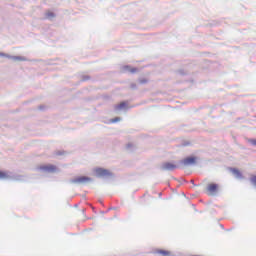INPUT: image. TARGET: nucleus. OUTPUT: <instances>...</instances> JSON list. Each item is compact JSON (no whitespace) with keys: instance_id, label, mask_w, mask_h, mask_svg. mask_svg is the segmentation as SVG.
I'll return each instance as SVG.
<instances>
[{"instance_id":"nucleus-1","label":"nucleus","mask_w":256,"mask_h":256,"mask_svg":"<svg viewBox=\"0 0 256 256\" xmlns=\"http://www.w3.org/2000/svg\"><path fill=\"white\" fill-rule=\"evenodd\" d=\"M95 177L98 179H113L115 174L108 169L98 167L94 170Z\"/></svg>"},{"instance_id":"nucleus-2","label":"nucleus","mask_w":256,"mask_h":256,"mask_svg":"<svg viewBox=\"0 0 256 256\" xmlns=\"http://www.w3.org/2000/svg\"><path fill=\"white\" fill-rule=\"evenodd\" d=\"M180 169L183 167H189V165H197V156H188L183 160L178 161Z\"/></svg>"},{"instance_id":"nucleus-3","label":"nucleus","mask_w":256,"mask_h":256,"mask_svg":"<svg viewBox=\"0 0 256 256\" xmlns=\"http://www.w3.org/2000/svg\"><path fill=\"white\" fill-rule=\"evenodd\" d=\"M160 171H175V169H181V165H179V162L177 164L173 162H163L159 166Z\"/></svg>"},{"instance_id":"nucleus-4","label":"nucleus","mask_w":256,"mask_h":256,"mask_svg":"<svg viewBox=\"0 0 256 256\" xmlns=\"http://www.w3.org/2000/svg\"><path fill=\"white\" fill-rule=\"evenodd\" d=\"M93 181V178L89 177V176H78L74 179L70 180V183H74L77 185H83L85 183H91Z\"/></svg>"},{"instance_id":"nucleus-5","label":"nucleus","mask_w":256,"mask_h":256,"mask_svg":"<svg viewBox=\"0 0 256 256\" xmlns=\"http://www.w3.org/2000/svg\"><path fill=\"white\" fill-rule=\"evenodd\" d=\"M37 169L38 171H43L44 173H55V171H57V166L53 164L41 165Z\"/></svg>"},{"instance_id":"nucleus-6","label":"nucleus","mask_w":256,"mask_h":256,"mask_svg":"<svg viewBox=\"0 0 256 256\" xmlns=\"http://www.w3.org/2000/svg\"><path fill=\"white\" fill-rule=\"evenodd\" d=\"M122 73H131L132 75L135 73H138L139 69L138 68H133L131 65H124L121 67Z\"/></svg>"},{"instance_id":"nucleus-7","label":"nucleus","mask_w":256,"mask_h":256,"mask_svg":"<svg viewBox=\"0 0 256 256\" xmlns=\"http://www.w3.org/2000/svg\"><path fill=\"white\" fill-rule=\"evenodd\" d=\"M207 191L210 193V195H215V193L219 191V184L217 183L208 184Z\"/></svg>"},{"instance_id":"nucleus-8","label":"nucleus","mask_w":256,"mask_h":256,"mask_svg":"<svg viewBox=\"0 0 256 256\" xmlns=\"http://www.w3.org/2000/svg\"><path fill=\"white\" fill-rule=\"evenodd\" d=\"M231 173L235 176L236 179H244L243 173L237 168H230Z\"/></svg>"},{"instance_id":"nucleus-9","label":"nucleus","mask_w":256,"mask_h":256,"mask_svg":"<svg viewBox=\"0 0 256 256\" xmlns=\"http://www.w3.org/2000/svg\"><path fill=\"white\" fill-rule=\"evenodd\" d=\"M127 109V102L123 101L120 104L115 105V111H121Z\"/></svg>"},{"instance_id":"nucleus-10","label":"nucleus","mask_w":256,"mask_h":256,"mask_svg":"<svg viewBox=\"0 0 256 256\" xmlns=\"http://www.w3.org/2000/svg\"><path fill=\"white\" fill-rule=\"evenodd\" d=\"M157 253H159L160 255H163V256H170L171 255V252L168 251V250H158Z\"/></svg>"},{"instance_id":"nucleus-11","label":"nucleus","mask_w":256,"mask_h":256,"mask_svg":"<svg viewBox=\"0 0 256 256\" xmlns=\"http://www.w3.org/2000/svg\"><path fill=\"white\" fill-rule=\"evenodd\" d=\"M0 179H9V174L3 170H0Z\"/></svg>"},{"instance_id":"nucleus-12","label":"nucleus","mask_w":256,"mask_h":256,"mask_svg":"<svg viewBox=\"0 0 256 256\" xmlns=\"http://www.w3.org/2000/svg\"><path fill=\"white\" fill-rule=\"evenodd\" d=\"M13 61H27L25 56H14Z\"/></svg>"},{"instance_id":"nucleus-13","label":"nucleus","mask_w":256,"mask_h":256,"mask_svg":"<svg viewBox=\"0 0 256 256\" xmlns=\"http://www.w3.org/2000/svg\"><path fill=\"white\" fill-rule=\"evenodd\" d=\"M46 17H47V19H53V18H55V14H54V12H48V13H46Z\"/></svg>"},{"instance_id":"nucleus-14","label":"nucleus","mask_w":256,"mask_h":256,"mask_svg":"<svg viewBox=\"0 0 256 256\" xmlns=\"http://www.w3.org/2000/svg\"><path fill=\"white\" fill-rule=\"evenodd\" d=\"M189 145H191V142H189V141H182V143L180 144V147H189Z\"/></svg>"},{"instance_id":"nucleus-15","label":"nucleus","mask_w":256,"mask_h":256,"mask_svg":"<svg viewBox=\"0 0 256 256\" xmlns=\"http://www.w3.org/2000/svg\"><path fill=\"white\" fill-rule=\"evenodd\" d=\"M148 82H149V80H147L146 78H142V79L139 80L140 85H145Z\"/></svg>"},{"instance_id":"nucleus-16","label":"nucleus","mask_w":256,"mask_h":256,"mask_svg":"<svg viewBox=\"0 0 256 256\" xmlns=\"http://www.w3.org/2000/svg\"><path fill=\"white\" fill-rule=\"evenodd\" d=\"M119 121H121V117H115L110 120L111 123H119Z\"/></svg>"},{"instance_id":"nucleus-17","label":"nucleus","mask_w":256,"mask_h":256,"mask_svg":"<svg viewBox=\"0 0 256 256\" xmlns=\"http://www.w3.org/2000/svg\"><path fill=\"white\" fill-rule=\"evenodd\" d=\"M178 74L185 76V75H187V72H185V70H183V69H180V70H178Z\"/></svg>"},{"instance_id":"nucleus-18","label":"nucleus","mask_w":256,"mask_h":256,"mask_svg":"<svg viewBox=\"0 0 256 256\" xmlns=\"http://www.w3.org/2000/svg\"><path fill=\"white\" fill-rule=\"evenodd\" d=\"M89 79H91V76L89 75L82 76V81H89Z\"/></svg>"},{"instance_id":"nucleus-19","label":"nucleus","mask_w":256,"mask_h":256,"mask_svg":"<svg viewBox=\"0 0 256 256\" xmlns=\"http://www.w3.org/2000/svg\"><path fill=\"white\" fill-rule=\"evenodd\" d=\"M248 143H251V145H254V147H256V139H249Z\"/></svg>"},{"instance_id":"nucleus-20","label":"nucleus","mask_w":256,"mask_h":256,"mask_svg":"<svg viewBox=\"0 0 256 256\" xmlns=\"http://www.w3.org/2000/svg\"><path fill=\"white\" fill-rule=\"evenodd\" d=\"M14 179H15V181H23V176L22 175H18Z\"/></svg>"},{"instance_id":"nucleus-21","label":"nucleus","mask_w":256,"mask_h":256,"mask_svg":"<svg viewBox=\"0 0 256 256\" xmlns=\"http://www.w3.org/2000/svg\"><path fill=\"white\" fill-rule=\"evenodd\" d=\"M130 88L133 89V90L137 89V84L132 83V84L130 85Z\"/></svg>"},{"instance_id":"nucleus-22","label":"nucleus","mask_w":256,"mask_h":256,"mask_svg":"<svg viewBox=\"0 0 256 256\" xmlns=\"http://www.w3.org/2000/svg\"><path fill=\"white\" fill-rule=\"evenodd\" d=\"M5 57H6V59H11V60L13 61V57H14V56H13V55H10V54H6Z\"/></svg>"},{"instance_id":"nucleus-23","label":"nucleus","mask_w":256,"mask_h":256,"mask_svg":"<svg viewBox=\"0 0 256 256\" xmlns=\"http://www.w3.org/2000/svg\"><path fill=\"white\" fill-rule=\"evenodd\" d=\"M63 153H64L63 151H57L56 155H58V157H61V155H63Z\"/></svg>"},{"instance_id":"nucleus-24","label":"nucleus","mask_w":256,"mask_h":256,"mask_svg":"<svg viewBox=\"0 0 256 256\" xmlns=\"http://www.w3.org/2000/svg\"><path fill=\"white\" fill-rule=\"evenodd\" d=\"M38 109H39L40 111H43V109H45V106L40 105V106L38 107Z\"/></svg>"},{"instance_id":"nucleus-25","label":"nucleus","mask_w":256,"mask_h":256,"mask_svg":"<svg viewBox=\"0 0 256 256\" xmlns=\"http://www.w3.org/2000/svg\"><path fill=\"white\" fill-rule=\"evenodd\" d=\"M126 147H127V149H131V147H133V144L128 143Z\"/></svg>"},{"instance_id":"nucleus-26","label":"nucleus","mask_w":256,"mask_h":256,"mask_svg":"<svg viewBox=\"0 0 256 256\" xmlns=\"http://www.w3.org/2000/svg\"><path fill=\"white\" fill-rule=\"evenodd\" d=\"M7 53L0 52V57H6Z\"/></svg>"},{"instance_id":"nucleus-27","label":"nucleus","mask_w":256,"mask_h":256,"mask_svg":"<svg viewBox=\"0 0 256 256\" xmlns=\"http://www.w3.org/2000/svg\"><path fill=\"white\" fill-rule=\"evenodd\" d=\"M190 183L194 184V183H195V181H194V180H191V181H190Z\"/></svg>"},{"instance_id":"nucleus-28","label":"nucleus","mask_w":256,"mask_h":256,"mask_svg":"<svg viewBox=\"0 0 256 256\" xmlns=\"http://www.w3.org/2000/svg\"><path fill=\"white\" fill-rule=\"evenodd\" d=\"M184 181V183H187V180H183Z\"/></svg>"},{"instance_id":"nucleus-29","label":"nucleus","mask_w":256,"mask_h":256,"mask_svg":"<svg viewBox=\"0 0 256 256\" xmlns=\"http://www.w3.org/2000/svg\"><path fill=\"white\" fill-rule=\"evenodd\" d=\"M75 207H78V205L76 204Z\"/></svg>"}]
</instances>
